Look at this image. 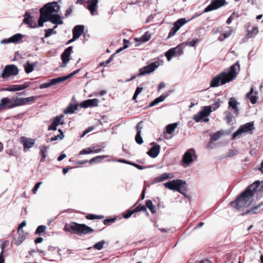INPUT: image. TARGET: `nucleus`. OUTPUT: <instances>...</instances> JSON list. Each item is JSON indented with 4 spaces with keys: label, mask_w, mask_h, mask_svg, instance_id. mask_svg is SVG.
Masks as SVG:
<instances>
[{
    "label": "nucleus",
    "mask_w": 263,
    "mask_h": 263,
    "mask_svg": "<svg viewBox=\"0 0 263 263\" xmlns=\"http://www.w3.org/2000/svg\"><path fill=\"white\" fill-rule=\"evenodd\" d=\"M260 184V182L257 180L248 186L235 200L230 203L231 206L237 210H243L245 208L248 207L252 203L254 193L257 192V188Z\"/></svg>",
    "instance_id": "f257e3e1"
},
{
    "label": "nucleus",
    "mask_w": 263,
    "mask_h": 263,
    "mask_svg": "<svg viewBox=\"0 0 263 263\" xmlns=\"http://www.w3.org/2000/svg\"><path fill=\"white\" fill-rule=\"evenodd\" d=\"M240 70V65L237 61L230 67L228 72H222L212 78L210 81V86L217 87L234 80L237 74V70Z\"/></svg>",
    "instance_id": "f03ea898"
},
{
    "label": "nucleus",
    "mask_w": 263,
    "mask_h": 263,
    "mask_svg": "<svg viewBox=\"0 0 263 263\" xmlns=\"http://www.w3.org/2000/svg\"><path fill=\"white\" fill-rule=\"evenodd\" d=\"M64 231L71 234H77L79 236L91 234L95 231L91 227L85 224L78 223L75 222L66 223Z\"/></svg>",
    "instance_id": "7ed1b4c3"
},
{
    "label": "nucleus",
    "mask_w": 263,
    "mask_h": 263,
    "mask_svg": "<svg viewBox=\"0 0 263 263\" xmlns=\"http://www.w3.org/2000/svg\"><path fill=\"white\" fill-rule=\"evenodd\" d=\"M164 186L171 190L177 191L183 195L187 192V184L184 180L181 179H174L166 182Z\"/></svg>",
    "instance_id": "20e7f679"
},
{
    "label": "nucleus",
    "mask_w": 263,
    "mask_h": 263,
    "mask_svg": "<svg viewBox=\"0 0 263 263\" xmlns=\"http://www.w3.org/2000/svg\"><path fill=\"white\" fill-rule=\"evenodd\" d=\"M60 9V6L58 4L57 2L49 3L45 4L40 10V12H42L46 16H48L53 13H58Z\"/></svg>",
    "instance_id": "39448f33"
},
{
    "label": "nucleus",
    "mask_w": 263,
    "mask_h": 263,
    "mask_svg": "<svg viewBox=\"0 0 263 263\" xmlns=\"http://www.w3.org/2000/svg\"><path fill=\"white\" fill-rule=\"evenodd\" d=\"M26 221H23L19 225L18 228L17 229L18 235L13 236L14 243L17 246H18L20 244H21L26 238V233H25L24 231L22 230V228L26 226Z\"/></svg>",
    "instance_id": "423d86ee"
},
{
    "label": "nucleus",
    "mask_w": 263,
    "mask_h": 263,
    "mask_svg": "<svg viewBox=\"0 0 263 263\" xmlns=\"http://www.w3.org/2000/svg\"><path fill=\"white\" fill-rule=\"evenodd\" d=\"M211 112L212 110H211L210 107L204 106L201 110L194 115L193 119L196 122L200 121L202 119H203L204 122H208L209 121V119L205 117H208Z\"/></svg>",
    "instance_id": "0eeeda50"
},
{
    "label": "nucleus",
    "mask_w": 263,
    "mask_h": 263,
    "mask_svg": "<svg viewBox=\"0 0 263 263\" xmlns=\"http://www.w3.org/2000/svg\"><path fill=\"white\" fill-rule=\"evenodd\" d=\"M253 122L247 123L241 126L232 135V139L234 140L236 138L240 135L242 133H247L252 130L254 128Z\"/></svg>",
    "instance_id": "6e6552de"
},
{
    "label": "nucleus",
    "mask_w": 263,
    "mask_h": 263,
    "mask_svg": "<svg viewBox=\"0 0 263 263\" xmlns=\"http://www.w3.org/2000/svg\"><path fill=\"white\" fill-rule=\"evenodd\" d=\"M18 69L14 65H6L2 73L3 78H7L11 76H16L18 73Z\"/></svg>",
    "instance_id": "1a4fd4ad"
},
{
    "label": "nucleus",
    "mask_w": 263,
    "mask_h": 263,
    "mask_svg": "<svg viewBox=\"0 0 263 263\" xmlns=\"http://www.w3.org/2000/svg\"><path fill=\"white\" fill-rule=\"evenodd\" d=\"M226 4H227L226 0H213L211 4L204 9V12L217 9Z\"/></svg>",
    "instance_id": "9d476101"
},
{
    "label": "nucleus",
    "mask_w": 263,
    "mask_h": 263,
    "mask_svg": "<svg viewBox=\"0 0 263 263\" xmlns=\"http://www.w3.org/2000/svg\"><path fill=\"white\" fill-rule=\"evenodd\" d=\"M159 63L158 62L152 63L149 65L144 66L139 69V76H143L146 74L150 73L153 72L158 66Z\"/></svg>",
    "instance_id": "9b49d317"
},
{
    "label": "nucleus",
    "mask_w": 263,
    "mask_h": 263,
    "mask_svg": "<svg viewBox=\"0 0 263 263\" xmlns=\"http://www.w3.org/2000/svg\"><path fill=\"white\" fill-rule=\"evenodd\" d=\"M35 140L31 138H28L26 137H21L20 142L23 145L24 151L26 152L31 148L35 144Z\"/></svg>",
    "instance_id": "f8f14e48"
},
{
    "label": "nucleus",
    "mask_w": 263,
    "mask_h": 263,
    "mask_svg": "<svg viewBox=\"0 0 263 263\" xmlns=\"http://www.w3.org/2000/svg\"><path fill=\"white\" fill-rule=\"evenodd\" d=\"M72 50V47L69 46L61 54V59L63 62V64L61 65L62 67L66 66V64L69 61V57L71 53Z\"/></svg>",
    "instance_id": "ddd939ff"
},
{
    "label": "nucleus",
    "mask_w": 263,
    "mask_h": 263,
    "mask_svg": "<svg viewBox=\"0 0 263 263\" xmlns=\"http://www.w3.org/2000/svg\"><path fill=\"white\" fill-rule=\"evenodd\" d=\"M79 71L80 69H77V70L74 71L73 72L70 73L67 76L58 77L51 80H49V81H50L51 85H54L64 82V81H66L69 78H71L72 76L77 73Z\"/></svg>",
    "instance_id": "4468645a"
},
{
    "label": "nucleus",
    "mask_w": 263,
    "mask_h": 263,
    "mask_svg": "<svg viewBox=\"0 0 263 263\" xmlns=\"http://www.w3.org/2000/svg\"><path fill=\"white\" fill-rule=\"evenodd\" d=\"M99 102L98 99H88L81 103L80 106L84 108L96 107L98 106Z\"/></svg>",
    "instance_id": "2eb2a0df"
},
{
    "label": "nucleus",
    "mask_w": 263,
    "mask_h": 263,
    "mask_svg": "<svg viewBox=\"0 0 263 263\" xmlns=\"http://www.w3.org/2000/svg\"><path fill=\"white\" fill-rule=\"evenodd\" d=\"M64 118V115H61L59 116H57L53 120L52 124L49 126L48 129L49 130H56L57 126L59 125H63L64 122L62 119Z\"/></svg>",
    "instance_id": "dca6fc26"
},
{
    "label": "nucleus",
    "mask_w": 263,
    "mask_h": 263,
    "mask_svg": "<svg viewBox=\"0 0 263 263\" xmlns=\"http://www.w3.org/2000/svg\"><path fill=\"white\" fill-rule=\"evenodd\" d=\"M23 23L27 24L30 28H34L37 27L36 23L33 19V16H31L28 12H26L24 14V19Z\"/></svg>",
    "instance_id": "f3484780"
},
{
    "label": "nucleus",
    "mask_w": 263,
    "mask_h": 263,
    "mask_svg": "<svg viewBox=\"0 0 263 263\" xmlns=\"http://www.w3.org/2000/svg\"><path fill=\"white\" fill-rule=\"evenodd\" d=\"M30 82H27L22 85H12L6 88L5 90L9 91H15L24 89L30 86Z\"/></svg>",
    "instance_id": "a211bd4d"
},
{
    "label": "nucleus",
    "mask_w": 263,
    "mask_h": 263,
    "mask_svg": "<svg viewBox=\"0 0 263 263\" xmlns=\"http://www.w3.org/2000/svg\"><path fill=\"white\" fill-rule=\"evenodd\" d=\"M13 97L11 99L8 98H3L1 99L0 102V110L6 108H12L14 107H11L13 105Z\"/></svg>",
    "instance_id": "6ab92c4d"
},
{
    "label": "nucleus",
    "mask_w": 263,
    "mask_h": 263,
    "mask_svg": "<svg viewBox=\"0 0 263 263\" xmlns=\"http://www.w3.org/2000/svg\"><path fill=\"white\" fill-rule=\"evenodd\" d=\"M84 30V27L83 25H77L72 30V40H76L79 38L82 35Z\"/></svg>",
    "instance_id": "aec40b11"
},
{
    "label": "nucleus",
    "mask_w": 263,
    "mask_h": 263,
    "mask_svg": "<svg viewBox=\"0 0 263 263\" xmlns=\"http://www.w3.org/2000/svg\"><path fill=\"white\" fill-rule=\"evenodd\" d=\"M195 155V151L192 149H189L183 155L182 161L183 162L188 164L193 161V156Z\"/></svg>",
    "instance_id": "412c9836"
},
{
    "label": "nucleus",
    "mask_w": 263,
    "mask_h": 263,
    "mask_svg": "<svg viewBox=\"0 0 263 263\" xmlns=\"http://www.w3.org/2000/svg\"><path fill=\"white\" fill-rule=\"evenodd\" d=\"M23 36V35L22 34L20 33H17L9 39L3 40L2 43L5 44L13 43L16 44L18 43L22 40Z\"/></svg>",
    "instance_id": "4be33fe9"
},
{
    "label": "nucleus",
    "mask_w": 263,
    "mask_h": 263,
    "mask_svg": "<svg viewBox=\"0 0 263 263\" xmlns=\"http://www.w3.org/2000/svg\"><path fill=\"white\" fill-rule=\"evenodd\" d=\"M174 178V175L171 173H164L160 176L155 177L153 183H156L160 182H162L164 180H167L170 178Z\"/></svg>",
    "instance_id": "5701e85b"
},
{
    "label": "nucleus",
    "mask_w": 263,
    "mask_h": 263,
    "mask_svg": "<svg viewBox=\"0 0 263 263\" xmlns=\"http://www.w3.org/2000/svg\"><path fill=\"white\" fill-rule=\"evenodd\" d=\"M98 3V0H88L87 1V8L92 15L95 14V12L96 11Z\"/></svg>",
    "instance_id": "b1692460"
},
{
    "label": "nucleus",
    "mask_w": 263,
    "mask_h": 263,
    "mask_svg": "<svg viewBox=\"0 0 263 263\" xmlns=\"http://www.w3.org/2000/svg\"><path fill=\"white\" fill-rule=\"evenodd\" d=\"M48 21L54 24L61 25L63 24V21L61 20V16L59 14H51L48 16Z\"/></svg>",
    "instance_id": "393cba45"
},
{
    "label": "nucleus",
    "mask_w": 263,
    "mask_h": 263,
    "mask_svg": "<svg viewBox=\"0 0 263 263\" xmlns=\"http://www.w3.org/2000/svg\"><path fill=\"white\" fill-rule=\"evenodd\" d=\"M257 94V92L256 91H254V89L252 87L250 91L247 93L246 98L250 100L252 104H254L257 101L258 97L256 96Z\"/></svg>",
    "instance_id": "a878e982"
},
{
    "label": "nucleus",
    "mask_w": 263,
    "mask_h": 263,
    "mask_svg": "<svg viewBox=\"0 0 263 263\" xmlns=\"http://www.w3.org/2000/svg\"><path fill=\"white\" fill-rule=\"evenodd\" d=\"M263 205V202H260L259 204L251 207L249 210H246V211L242 213L241 214V216H245L248 214H256L258 213L257 210L258 209Z\"/></svg>",
    "instance_id": "bb28decb"
},
{
    "label": "nucleus",
    "mask_w": 263,
    "mask_h": 263,
    "mask_svg": "<svg viewBox=\"0 0 263 263\" xmlns=\"http://www.w3.org/2000/svg\"><path fill=\"white\" fill-rule=\"evenodd\" d=\"M160 146L158 144L153 146L147 152V154L152 158L156 157L159 153H160Z\"/></svg>",
    "instance_id": "cd10ccee"
},
{
    "label": "nucleus",
    "mask_w": 263,
    "mask_h": 263,
    "mask_svg": "<svg viewBox=\"0 0 263 263\" xmlns=\"http://www.w3.org/2000/svg\"><path fill=\"white\" fill-rule=\"evenodd\" d=\"M228 104L229 107L231 108L234 110L235 113L238 114L239 109L238 107V105L239 104V103L234 98H231L229 99Z\"/></svg>",
    "instance_id": "c85d7f7f"
},
{
    "label": "nucleus",
    "mask_w": 263,
    "mask_h": 263,
    "mask_svg": "<svg viewBox=\"0 0 263 263\" xmlns=\"http://www.w3.org/2000/svg\"><path fill=\"white\" fill-rule=\"evenodd\" d=\"M95 147H87L86 149H83L80 152L79 155H85L91 153H98L101 152V149H95Z\"/></svg>",
    "instance_id": "c756f323"
},
{
    "label": "nucleus",
    "mask_w": 263,
    "mask_h": 263,
    "mask_svg": "<svg viewBox=\"0 0 263 263\" xmlns=\"http://www.w3.org/2000/svg\"><path fill=\"white\" fill-rule=\"evenodd\" d=\"M79 104H69L68 106L64 109L65 114H69L73 113L77 109Z\"/></svg>",
    "instance_id": "7c9ffc66"
},
{
    "label": "nucleus",
    "mask_w": 263,
    "mask_h": 263,
    "mask_svg": "<svg viewBox=\"0 0 263 263\" xmlns=\"http://www.w3.org/2000/svg\"><path fill=\"white\" fill-rule=\"evenodd\" d=\"M151 38V34L148 31H146L140 38H136L135 40L137 42L145 43L148 41Z\"/></svg>",
    "instance_id": "2f4dec72"
},
{
    "label": "nucleus",
    "mask_w": 263,
    "mask_h": 263,
    "mask_svg": "<svg viewBox=\"0 0 263 263\" xmlns=\"http://www.w3.org/2000/svg\"><path fill=\"white\" fill-rule=\"evenodd\" d=\"M250 27L249 26L248 28ZM258 32V28L257 27H253L252 29L251 30L249 28L247 30V33L246 34V38L249 39L254 37Z\"/></svg>",
    "instance_id": "473e14b6"
},
{
    "label": "nucleus",
    "mask_w": 263,
    "mask_h": 263,
    "mask_svg": "<svg viewBox=\"0 0 263 263\" xmlns=\"http://www.w3.org/2000/svg\"><path fill=\"white\" fill-rule=\"evenodd\" d=\"M185 47V43H181L178 45L176 47L173 48L174 49L175 53L176 56L180 55L183 53V49Z\"/></svg>",
    "instance_id": "72a5a7b5"
},
{
    "label": "nucleus",
    "mask_w": 263,
    "mask_h": 263,
    "mask_svg": "<svg viewBox=\"0 0 263 263\" xmlns=\"http://www.w3.org/2000/svg\"><path fill=\"white\" fill-rule=\"evenodd\" d=\"M36 66V63H30L27 62L24 65V69L27 73H29L34 70V67Z\"/></svg>",
    "instance_id": "f704fd0d"
},
{
    "label": "nucleus",
    "mask_w": 263,
    "mask_h": 263,
    "mask_svg": "<svg viewBox=\"0 0 263 263\" xmlns=\"http://www.w3.org/2000/svg\"><path fill=\"white\" fill-rule=\"evenodd\" d=\"M145 206L146 208H148L151 213L155 214L157 212V209L156 206L153 204L152 201L151 200H146L145 201Z\"/></svg>",
    "instance_id": "c9c22d12"
},
{
    "label": "nucleus",
    "mask_w": 263,
    "mask_h": 263,
    "mask_svg": "<svg viewBox=\"0 0 263 263\" xmlns=\"http://www.w3.org/2000/svg\"><path fill=\"white\" fill-rule=\"evenodd\" d=\"M166 96L165 95H161L160 97L155 99L154 101H153L149 105L148 107H153L160 102H162L166 98Z\"/></svg>",
    "instance_id": "e433bc0d"
},
{
    "label": "nucleus",
    "mask_w": 263,
    "mask_h": 263,
    "mask_svg": "<svg viewBox=\"0 0 263 263\" xmlns=\"http://www.w3.org/2000/svg\"><path fill=\"white\" fill-rule=\"evenodd\" d=\"M39 148L40 149V154L42 157L41 161L44 162L46 158V153L47 151V147L45 145H41Z\"/></svg>",
    "instance_id": "4c0bfd02"
},
{
    "label": "nucleus",
    "mask_w": 263,
    "mask_h": 263,
    "mask_svg": "<svg viewBox=\"0 0 263 263\" xmlns=\"http://www.w3.org/2000/svg\"><path fill=\"white\" fill-rule=\"evenodd\" d=\"M187 22L186 20L184 18H181L178 20L174 24V27L176 28V29L178 30L180 28L185 24Z\"/></svg>",
    "instance_id": "58836bf2"
},
{
    "label": "nucleus",
    "mask_w": 263,
    "mask_h": 263,
    "mask_svg": "<svg viewBox=\"0 0 263 263\" xmlns=\"http://www.w3.org/2000/svg\"><path fill=\"white\" fill-rule=\"evenodd\" d=\"M108 157L107 156L103 155V156H98L94 158H92L89 161V163L90 164H92L93 163H100L101 162L104 158Z\"/></svg>",
    "instance_id": "ea45409f"
},
{
    "label": "nucleus",
    "mask_w": 263,
    "mask_h": 263,
    "mask_svg": "<svg viewBox=\"0 0 263 263\" xmlns=\"http://www.w3.org/2000/svg\"><path fill=\"white\" fill-rule=\"evenodd\" d=\"M48 21V17L42 12H40V17L38 21V26H43L44 23Z\"/></svg>",
    "instance_id": "a19ab883"
},
{
    "label": "nucleus",
    "mask_w": 263,
    "mask_h": 263,
    "mask_svg": "<svg viewBox=\"0 0 263 263\" xmlns=\"http://www.w3.org/2000/svg\"><path fill=\"white\" fill-rule=\"evenodd\" d=\"M13 105L11 107H17L23 105V101L22 98H18L17 97H13Z\"/></svg>",
    "instance_id": "79ce46f5"
},
{
    "label": "nucleus",
    "mask_w": 263,
    "mask_h": 263,
    "mask_svg": "<svg viewBox=\"0 0 263 263\" xmlns=\"http://www.w3.org/2000/svg\"><path fill=\"white\" fill-rule=\"evenodd\" d=\"M177 126V123H176L168 124L166 127V132L169 134H172Z\"/></svg>",
    "instance_id": "37998d69"
},
{
    "label": "nucleus",
    "mask_w": 263,
    "mask_h": 263,
    "mask_svg": "<svg viewBox=\"0 0 263 263\" xmlns=\"http://www.w3.org/2000/svg\"><path fill=\"white\" fill-rule=\"evenodd\" d=\"M175 49L172 48L170 49L167 51L165 53V55L167 58V61H170L172 57L176 56L175 51Z\"/></svg>",
    "instance_id": "c03bdc74"
},
{
    "label": "nucleus",
    "mask_w": 263,
    "mask_h": 263,
    "mask_svg": "<svg viewBox=\"0 0 263 263\" xmlns=\"http://www.w3.org/2000/svg\"><path fill=\"white\" fill-rule=\"evenodd\" d=\"M85 218L88 220H93V219H102L104 218L103 215H97L92 214H88Z\"/></svg>",
    "instance_id": "a18cd8bd"
},
{
    "label": "nucleus",
    "mask_w": 263,
    "mask_h": 263,
    "mask_svg": "<svg viewBox=\"0 0 263 263\" xmlns=\"http://www.w3.org/2000/svg\"><path fill=\"white\" fill-rule=\"evenodd\" d=\"M239 16V15L237 13L233 12L232 15L227 19L226 22L227 24H231L233 20H234L235 18H238Z\"/></svg>",
    "instance_id": "49530a36"
},
{
    "label": "nucleus",
    "mask_w": 263,
    "mask_h": 263,
    "mask_svg": "<svg viewBox=\"0 0 263 263\" xmlns=\"http://www.w3.org/2000/svg\"><path fill=\"white\" fill-rule=\"evenodd\" d=\"M105 243V241L104 240L100 241L95 243L93 246V248L98 250H101L103 248V246Z\"/></svg>",
    "instance_id": "de8ad7c7"
},
{
    "label": "nucleus",
    "mask_w": 263,
    "mask_h": 263,
    "mask_svg": "<svg viewBox=\"0 0 263 263\" xmlns=\"http://www.w3.org/2000/svg\"><path fill=\"white\" fill-rule=\"evenodd\" d=\"M220 99H218L212 105L208 106L210 107V109L212 111V110H216L218 108H219L220 107Z\"/></svg>",
    "instance_id": "09e8293b"
},
{
    "label": "nucleus",
    "mask_w": 263,
    "mask_h": 263,
    "mask_svg": "<svg viewBox=\"0 0 263 263\" xmlns=\"http://www.w3.org/2000/svg\"><path fill=\"white\" fill-rule=\"evenodd\" d=\"M133 210L135 213H137L140 211H144L147 212L146 207L145 205L142 204H139Z\"/></svg>",
    "instance_id": "8fccbe9b"
},
{
    "label": "nucleus",
    "mask_w": 263,
    "mask_h": 263,
    "mask_svg": "<svg viewBox=\"0 0 263 263\" xmlns=\"http://www.w3.org/2000/svg\"><path fill=\"white\" fill-rule=\"evenodd\" d=\"M46 229V227L45 226L41 225L37 228L35 231V233L40 235L45 231Z\"/></svg>",
    "instance_id": "3c124183"
},
{
    "label": "nucleus",
    "mask_w": 263,
    "mask_h": 263,
    "mask_svg": "<svg viewBox=\"0 0 263 263\" xmlns=\"http://www.w3.org/2000/svg\"><path fill=\"white\" fill-rule=\"evenodd\" d=\"M135 141L138 144H141L143 143V140L141 136V134H139V133L136 134Z\"/></svg>",
    "instance_id": "603ef678"
},
{
    "label": "nucleus",
    "mask_w": 263,
    "mask_h": 263,
    "mask_svg": "<svg viewBox=\"0 0 263 263\" xmlns=\"http://www.w3.org/2000/svg\"><path fill=\"white\" fill-rule=\"evenodd\" d=\"M221 136V133L220 132H217L216 133L214 134L211 136V139L212 141H215L218 140Z\"/></svg>",
    "instance_id": "864d4df0"
},
{
    "label": "nucleus",
    "mask_w": 263,
    "mask_h": 263,
    "mask_svg": "<svg viewBox=\"0 0 263 263\" xmlns=\"http://www.w3.org/2000/svg\"><path fill=\"white\" fill-rule=\"evenodd\" d=\"M135 213L134 210H127L125 213H124L123 215V217L127 219L129 218L133 214Z\"/></svg>",
    "instance_id": "5fc2aeb1"
},
{
    "label": "nucleus",
    "mask_w": 263,
    "mask_h": 263,
    "mask_svg": "<svg viewBox=\"0 0 263 263\" xmlns=\"http://www.w3.org/2000/svg\"><path fill=\"white\" fill-rule=\"evenodd\" d=\"M198 42V39H194V40H192V41L186 42V43H185V46H189L191 47H194L196 45V44Z\"/></svg>",
    "instance_id": "6e6d98bb"
},
{
    "label": "nucleus",
    "mask_w": 263,
    "mask_h": 263,
    "mask_svg": "<svg viewBox=\"0 0 263 263\" xmlns=\"http://www.w3.org/2000/svg\"><path fill=\"white\" fill-rule=\"evenodd\" d=\"M2 250L0 253V263H5V258L4 257V250L5 248V245H2Z\"/></svg>",
    "instance_id": "4d7b16f0"
},
{
    "label": "nucleus",
    "mask_w": 263,
    "mask_h": 263,
    "mask_svg": "<svg viewBox=\"0 0 263 263\" xmlns=\"http://www.w3.org/2000/svg\"><path fill=\"white\" fill-rule=\"evenodd\" d=\"M238 153V151L237 149H230L227 153V156L229 157H232L237 155Z\"/></svg>",
    "instance_id": "13d9d810"
},
{
    "label": "nucleus",
    "mask_w": 263,
    "mask_h": 263,
    "mask_svg": "<svg viewBox=\"0 0 263 263\" xmlns=\"http://www.w3.org/2000/svg\"><path fill=\"white\" fill-rule=\"evenodd\" d=\"M125 162L127 164H129L130 165H132L135 166V167H136L137 168H138L139 170H143L144 168H145V167H144L142 165H140L131 162L125 161Z\"/></svg>",
    "instance_id": "bf43d9fd"
},
{
    "label": "nucleus",
    "mask_w": 263,
    "mask_h": 263,
    "mask_svg": "<svg viewBox=\"0 0 263 263\" xmlns=\"http://www.w3.org/2000/svg\"><path fill=\"white\" fill-rule=\"evenodd\" d=\"M116 218H107L103 220V223L105 225H108L110 223L114 222L116 221Z\"/></svg>",
    "instance_id": "052dcab7"
},
{
    "label": "nucleus",
    "mask_w": 263,
    "mask_h": 263,
    "mask_svg": "<svg viewBox=\"0 0 263 263\" xmlns=\"http://www.w3.org/2000/svg\"><path fill=\"white\" fill-rule=\"evenodd\" d=\"M123 43H124V46L122 48L118 49L117 51V52H119L120 51H121L122 49H124L128 47V45H129V41H128L127 40H126V39H124L123 40Z\"/></svg>",
    "instance_id": "680f3d73"
},
{
    "label": "nucleus",
    "mask_w": 263,
    "mask_h": 263,
    "mask_svg": "<svg viewBox=\"0 0 263 263\" xmlns=\"http://www.w3.org/2000/svg\"><path fill=\"white\" fill-rule=\"evenodd\" d=\"M113 55H111V57L105 62L100 63L99 66H106L108 64H109L112 61Z\"/></svg>",
    "instance_id": "e2e57ef3"
},
{
    "label": "nucleus",
    "mask_w": 263,
    "mask_h": 263,
    "mask_svg": "<svg viewBox=\"0 0 263 263\" xmlns=\"http://www.w3.org/2000/svg\"><path fill=\"white\" fill-rule=\"evenodd\" d=\"M178 30L176 29V28H175L174 26L171 29V30H170V32H169V34L167 36V39H169L170 37H172V36H173L176 32Z\"/></svg>",
    "instance_id": "0e129e2a"
},
{
    "label": "nucleus",
    "mask_w": 263,
    "mask_h": 263,
    "mask_svg": "<svg viewBox=\"0 0 263 263\" xmlns=\"http://www.w3.org/2000/svg\"><path fill=\"white\" fill-rule=\"evenodd\" d=\"M51 86H52V85H51L50 81H49V82L41 84L39 86V88L40 89H44L45 88H48Z\"/></svg>",
    "instance_id": "69168bd1"
},
{
    "label": "nucleus",
    "mask_w": 263,
    "mask_h": 263,
    "mask_svg": "<svg viewBox=\"0 0 263 263\" xmlns=\"http://www.w3.org/2000/svg\"><path fill=\"white\" fill-rule=\"evenodd\" d=\"M143 123V121H141L140 122H139L137 124V126H136V130H137V133H139V134H141V129H142V126L141 125L142 123Z\"/></svg>",
    "instance_id": "338daca9"
},
{
    "label": "nucleus",
    "mask_w": 263,
    "mask_h": 263,
    "mask_svg": "<svg viewBox=\"0 0 263 263\" xmlns=\"http://www.w3.org/2000/svg\"><path fill=\"white\" fill-rule=\"evenodd\" d=\"M53 32V29H48L45 31V37H48Z\"/></svg>",
    "instance_id": "774afa93"
}]
</instances>
